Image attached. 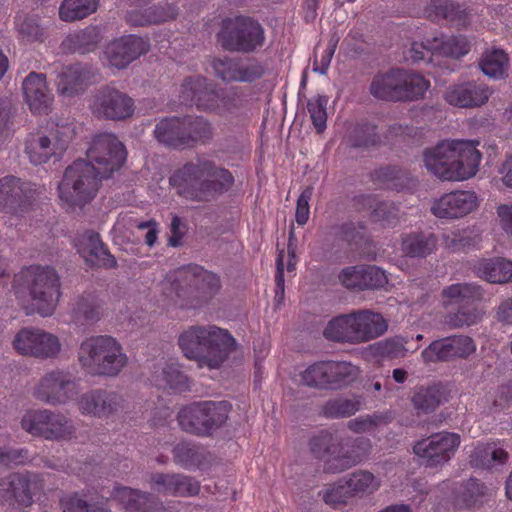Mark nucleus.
I'll return each mask as SVG.
<instances>
[{
  "instance_id": "412c9836",
  "label": "nucleus",
  "mask_w": 512,
  "mask_h": 512,
  "mask_svg": "<svg viewBox=\"0 0 512 512\" xmlns=\"http://www.w3.org/2000/svg\"><path fill=\"white\" fill-rule=\"evenodd\" d=\"M182 99L186 105H196L208 111H219L224 98L221 91L201 76L191 77L182 85Z\"/></svg>"
},
{
  "instance_id": "cd10ccee",
  "label": "nucleus",
  "mask_w": 512,
  "mask_h": 512,
  "mask_svg": "<svg viewBox=\"0 0 512 512\" xmlns=\"http://www.w3.org/2000/svg\"><path fill=\"white\" fill-rule=\"evenodd\" d=\"M476 275L490 283L512 280V262L503 258L482 259L474 265Z\"/></svg>"
},
{
  "instance_id": "a211bd4d",
  "label": "nucleus",
  "mask_w": 512,
  "mask_h": 512,
  "mask_svg": "<svg viewBox=\"0 0 512 512\" xmlns=\"http://www.w3.org/2000/svg\"><path fill=\"white\" fill-rule=\"evenodd\" d=\"M476 351L474 340L468 336L458 335L432 342L421 353L426 364L447 361L454 358H466Z\"/></svg>"
},
{
  "instance_id": "338daca9",
  "label": "nucleus",
  "mask_w": 512,
  "mask_h": 512,
  "mask_svg": "<svg viewBox=\"0 0 512 512\" xmlns=\"http://www.w3.org/2000/svg\"><path fill=\"white\" fill-rule=\"evenodd\" d=\"M177 474H155L151 477V488L163 495L175 496Z\"/></svg>"
},
{
  "instance_id": "20e7f679",
  "label": "nucleus",
  "mask_w": 512,
  "mask_h": 512,
  "mask_svg": "<svg viewBox=\"0 0 512 512\" xmlns=\"http://www.w3.org/2000/svg\"><path fill=\"white\" fill-rule=\"evenodd\" d=\"M17 298L43 317L53 314L60 298V280L50 266L32 265L14 277Z\"/></svg>"
},
{
  "instance_id": "a878e982",
  "label": "nucleus",
  "mask_w": 512,
  "mask_h": 512,
  "mask_svg": "<svg viewBox=\"0 0 512 512\" xmlns=\"http://www.w3.org/2000/svg\"><path fill=\"white\" fill-rule=\"evenodd\" d=\"M485 291L476 283H455L445 287L441 292L442 305L463 307L485 300Z\"/></svg>"
},
{
  "instance_id": "f3484780",
  "label": "nucleus",
  "mask_w": 512,
  "mask_h": 512,
  "mask_svg": "<svg viewBox=\"0 0 512 512\" xmlns=\"http://www.w3.org/2000/svg\"><path fill=\"white\" fill-rule=\"evenodd\" d=\"M42 192L41 186L24 182L14 176H5L0 179V210L24 209Z\"/></svg>"
},
{
  "instance_id": "c9c22d12",
  "label": "nucleus",
  "mask_w": 512,
  "mask_h": 512,
  "mask_svg": "<svg viewBox=\"0 0 512 512\" xmlns=\"http://www.w3.org/2000/svg\"><path fill=\"white\" fill-rule=\"evenodd\" d=\"M153 381L160 388H170L175 391H184L188 388V378L180 371L177 363H165L157 368Z\"/></svg>"
},
{
  "instance_id": "0e129e2a",
  "label": "nucleus",
  "mask_w": 512,
  "mask_h": 512,
  "mask_svg": "<svg viewBox=\"0 0 512 512\" xmlns=\"http://www.w3.org/2000/svg\"><path fill=\"white\" fill-rule=\"evenodd\" d=\"M239 68L238 82H253L266 73L265 66L256 60L240 59Z\"/></svg>"
},
{
  "instance_id": "6e6552de",
  "label": "nucleus",
  "mask_w": 512,
  "mask_h": 512,
  "mask_svg": "<svg viewBox=\"0 0 512 512\" xmlns=\"http://www.w3.org/2000/svg\"><path fill=\"white\" fill-rule=\"evenodd\" d=\"M103 178L86 160H77L64 173L58 186L59 198L68 206L85 204L94 198Z\"/></svg>"
},
{
  "instance_id": "c03bdc74",
  "label": "nucleus",
  "mask_w": 512,
  "mask_h": 512,
  "mask_svg": "<svg viewBox=\"0 0 512 512\" xmlns=\"http://www.w3.org/2000/svg\"><path fill=\"white\" fill-rule=\"evenodd\" d=\"M99 39L98 29L90 26L69 34L63 41V46L68 50L86 53L98 43Z\"/></svg>"
},
{
  "instance_id": "c85d7f7f",
  "label": "nucleus",
  "mask_w": 512,
  "mask_h": 512,
  "mask_svg": "<svg viewBox=\"0 0 512 512\" xmlns=\"http://www.w3.org/2000/svg\"><path fill=\"white\" fill-rule=\"evenodd\" d=\"M88 81V73L80 65L65 67L58 75L57 91L63 97H72L82 92Z\"/></svg>"
},
{
  "instance_id": "f704fd0d",
  "label": "nucleus",
  "mask_w": 512,
  "mask_h": 512,
  "mask_svg": "<svg viewBox=\"0 0 512 512\" xmlns=\"http://www.w3.org/2000/svg\"><path fill=\"white\" fill-rule=\"evenodd\" d=\"M436 248L437 237L432 233H411L402 238L401 249L410 257H426Z\"/></svg>"
},
{
  "instance_id": "4d7b16f0",
  "label": "nucleus",
  "mask_w": 512,
  "mask_h": 512,
  "mask_svg": "<svg viewBox=\"0 0 512 512\" xmlns=\"http://www.w3.org/2000/svg\"><path fill=\"white\" fill-rule=\"evenodd\" d=\"M174 458L177 463L187 469L198 467L201 463V453L199 449L189 443H179L174 449Z\"/></svg>"
},
{
  "instance_id": "f257e3e1",
  "label": "nucleus",
  "mask_w": 512,
  "mask_h": 512,
  "mask_svg": "<svg viewBox=\"0 0 512 512\" xmlns=\"http://www.w3.org/2000/svg\"><path fill=\"white\" fill-rule=\"evenodd\" d=\"M169 181L181 197L204 202L227 192L234 184V176L213 160L199 157L177 169Z\"/></svg>"
},
{
  "instance_id": "5701e85b",
  "label": "nucleus",
  "mask_w": 512,
  "mask_h": 512,
  "mask_svg": "<svg viewBox=\"0 0 512 512\" xmlns=\"http://www.w3.org/2000/svg\"><path fill=\"white\" fill-rule=\"evenodd\" d=\"M491 94L492 90L487 85L472 81L449 86L444 99L455 107L476 108L484 105Z\"/></svg>"
},
{
  "instance_id": "5fc2aeb1",
  "label": "nucleus",
  "mask_w": 512,
  "mask_h": 512,
  "mask_svg": "<svg viewBox=\"0 0 512 512\" xmlns=\"http://www.w3.org/2000/svg\"><path fill=\"white\" fill-rule=\"evenodd\" d=\"M177 15L178 8L173 4L155 6L146 9L142 14V19L136 23L138 25L159 24L174 20Z\"/></svg>"
},
{
  "instance_id": "1a4fd4ad",
  "label": "nucleus",
  "mask_w": 512,
  "mask_h": 512,
  "mask_svg": "<svg viewBox=\"0 0 512 512\" xmlns=\"http://www.w3.org/2000/svg\"><path fill=\"white\" fill-rule=\"evenodd\" d=\"M77 379L66 369L52 368L45 371L31 388V395L37 401L50 405H66L79 396Z\"/></svg>"
},
{
  "instance_id": "6e6d98bb",
  "label": "nucleus",
  "mask_w": 512,
  "mask_h": 512,
  "mask_svg": "<svg viewBox=\"0 0 512 512\" xmlns=\"http://www.w3.org/2000/svg\"><path fill=\"white\" fill-rule=\"evenodd\" d=\"M328 98L323 95H317L308 100L307 109L314 127L318 133L326 128Z\"/></svg>"
},
{
  "instance_id": "bf43d9fd",
  "label": "nucleus",
  "mask_w": 512,
  "mask_h": 512,
  "mask_svg": "<svg viewBox=\"0 0 512 512\" xmlns=\"http://www.w3.org/2000/svg\"><path fill=\"white\" fill-rule=\"evenodd\" d=\"M483 312L478 308L459 309L447 317L446 323L453 328L472 326L481 321Z\"/></svg>"
},
{
  "instance_id": "79ce46f5",
  "label": "nucleus",
  "mask_w": 512,
  "mask_h": 512,
  "mask_svg": "<svg viewBox=\"0 0 512 512\" xmlns=\"http://www.w3.org/2000/svg\"><path fill=\"white\" fill-rule=\"evenodd\" d=\"M98 5L99 0H64L59 8V16L66 22L80 20L94 13Z\"/></svg>"
},
{
  "instance_id": "69168bd1",
  "label": "nucleus",
  "mask_w": 512,
  "mask_h": 512,
  "mask_svg": "<svg viewBox=\"0 0 512 512\" xmlns=\"http://www.w3.org/2000/svg\"><path fill=\"white\" fill-rule=\"evenodd\" d=\"M30 461L29 451L24 448L12 449L0 447V466L24 465Z\"/></svg>"
},
{
  "instance_id": "7c9ffc66",
  "label": "nucleus",
  "mask_w": 512,
  "mask_h": 512,
  "mask_svg": "<svg viewBox=\"0 0 512 512\" xmlns=\"http://www.w3.org/2000/svg\"><path fill=\"white\" fill-rule=\"evenodd\" d=\"M508 460V453L499 443L478 445L473 451L470 463L480 469H492L503 465Z\"/></svg>"
},
{
  "instance_id": "052dcab7",
  "label": "nucleus",
  "mask_w": 512,
  "mask_h": 512,
  "mask_svg": "<svg viewBox=\"0 0 512 512\" xmlns=\"http://www.w3.org/2000/svg\"><path fill=\"white\" fill-rule=\"evenodd\" d=\"M433 35L425 38L421 42H413L410 49L407 51L405 56L406 60L412 62L418 61H431V56L436 55L434 48L432 47Z\"/></svg>"
},
{
  "instance_id": "2eb2a0df",
  "label": "nucleus",
  "mask_w": 512,
  "mask_h": 512,
  "mask_svg": "<svg viewBox=\"0 0 512 512\" xmlns=\"http://www.w3.org/2000/svg\"><path fill=\"white\" fill-rule=\"evenodd\" d=\"M461 443L460 435L452 432H439L418 441L414 453L423 459L428 467L447 463L456 453Z\"/></svg>"
},
{
  "instance_id": "de8ad7c7",
  "label": "nucleus",
  "mask_w": 512,
  "mask_h": 512,
  "mask_svg": "<svg viewBox=\"0 0 512 512\" xmlns=\"http://www.w3.org/2000/svg\"><path fill=\"white\" fill-rule=\"evenodd\" d=\"M303 384L313 388H330L328 362L320 361L311 364L300 374Z\"/></svg>"
},
{
  "instance_id": "72a5a7b5",
  "label": "nucleus",
  "mask_w": 512,
  "mask_h": 512,
  "mask_svg": "<svg viewBox=\"0 0 512 512\" xmlns=\"http://www.w3.org/2000/svg\"><path fill=\"white\" fill-rule=\"evenodd\" d=\"M430 88V81L422 75L401 69L400 102L423 99Z\"/></svg>"
},
{
  "instance_id": "13d9d810",
  "label": "nucleus",
  "mask_w": 512,
  "mask_h": 512,
  "mask_svg": "<svg viewBox=\"0 0 512 512\" xmlns=\"http://www.w3.org/2000/svg\"><path fill=\"white\" fill-rule=\"evenodd\" d=\"M389 422L383 414H373L354 418L348 422V428L355 433L374 432L376 428Z\"/></svg>"
},
{
  "instance_id": "603ef678",
  "label": "nucleus",
  "mask_w": 512,
  "mask_h": 512,
  "mask_svg": "<svg viewBox=\"0 0 512 512\" xmlns=\"http://www.w3.org/2000/svg\"><path fill=\"white\" fill-rule=\"evenodd\" d=\"M440 402L441 392L437 386L420 387L412 397L414 407L424 412L434 410Z\"/></svg>"
},
{
  "instance_id": "6ab92c4d",
  "label": "nucleus",
  "mask_w": 512,
  "mask_h": 512,
  "mask_svg": "<svg viewBox=\"0 0 512 512\" xmlns=\"http://www.w3.org/2000/svg\"><path fill=\"white\" fill-rule=\"evenodd\" d=\"M224 45L232 50L249 52L262 46L264 41V30L261 25L246 17L235 19L231 31L223 34Z\"/></svg>"
},
{
  "instance_id": "37998d69",
  "label": "nucleus",
  "mask_w": 512,
  "mask_h": 512,
  "mask_svg": "<svg viewBox=\"0 0 512 512\" xmlns=\"http://www.w3.org/2000/svg\"><path fill=\"white\" fill-rule=\"evenodd\" d=\"M330 388H338L354 382L360 375L356 365L346 361H327Z\"/></svg>"
},
{
  "instance_id": "bb28decb",
  "label": "nucleus",
  "mask_w": 512,
  "mask_h": 512,
  "mask_svg": "<svg viewBox=\"0 0 512 512\" xmlns=\"http://www.w3.org/2000/svg\"><path fill=\"white\" fill-rule=\"evenodd\" d=\"M401 69L377 74L371 81L370 93L379 100L400 102Z\"/></svg>"
},
{
  "instance_id": "393cba45",
  "label": "nucleus",
  "mask_w": 512,
  "mask_h": 512,
  "mask_svg": "<svg viewBox=\"0 0 512 512\" xmlns=\"http://www.w3.org/2000/svg\"><path fill=\"white\" fill-rule=\"evenodd\" d=\"M75 247L84 260L92 266L114 267L115 258L105 249L100 236L94 231H87L75 239Z\"/></svg>"
},
{
  "instance_id": "9d476101",
  "label": "nucleus",
  "mask_w": 512,
  "mask_h": 512,
  "mask_svg": "<svg viewBox=\"0 0 512 512\" xmlns=\"http://www.w3.org/2000/svg\"><path fill=\"white\" fill-rule=\"evenodd\" d=\"M20 424L21 428L28 434L45 440H70L76 432L71 419L63 413L47 408L26 411Z\"/></svg>"
},
{
  "instance_id": "4468645a",
  "label": "nucleus",
  "mask_w": 512,
  "mask_h": 512,
  "mask_svg": "<svg viewBox=\"0 0 512 512\" xmlns=\"http://www.w3.org/2000/svg\"><path fill=\"white\" fill-rule=\"evenodd\" d=\"M69 137L65 128L56 127L47 133L31 135L25 142V153L35 165L59 159L67 148Z\"/></svg>"
},
{
  "instance_id": "0eeeda50",
  "label": "nucleus",
  "mask_w": 512,
  "mask_h": 512,
  "mask_svg": "<svg viewBox=\"0 0 512 512\" xmlns=\"http://www.w3.org/2000/svg\"><path fill=\"white\" fill-rule=\"evenodd\" d=\"M388 325L383 316L371 310H358L331 319L324 329L328 340L360 344L382 336Z\"/></svg>"
},
{
  "instance_id": "f8f14e48",
  "label": "nucleus",
  "mask_w": 512,
  "mask_h": 512,
  "mask_svg": "<svg viewBox=\"0 0 512 512\" xmlns=\"http://www.w3.org/2000/svg\"><path fill=\"white\" fill-rule=\"evenodd\" d=\"M43 488L44 480L37 473H11L0 479V501L8 506L29 507Z\"/></svg>"
},
{
  "instance_id": "864d4df0",
  "label": "nucleus",
  "mask_w": 512,
  "mask_h": 512,
  "mask_svg": "<svg viewBox=\"0 0 512 512\" xmlns=\"http://www.w3.org/2000/svg\"><path fill=\"white\" fill-rule=\"evenodd\" d=\"M15 26L20 37L26 42L40 41L43 38L44 30L33 16L18 15Z\"/></svg>"
},
{
  "instance_id": "a19ab883",
  "label": "nucleus",
  "mask_w": 512,
  "mask_h": 512,
  "mask_svg": "<svg viewBox=\"0 0 512 512\" xmlns=\"http://www.w3.org/2000/svg\"><path fill=\"white\" fill-rule=\"evenodd\" d=\"M183 130L185 131L186 147L193 146L197 142H205L212 136L210 123L202 117H184Z\"/></svg>"
},
{
  "instance_id": "680f3d73",
  "label": "nucleus",
  "mask_w": 512,
  "mask_h": 512,
  "mask_svg": "<svg viewBox=\"0 0 512 512\" xmlns=\"http://www.w3.org/2000/svg\"><path fill=\"white\" fill-rule=\"evenodd\" d=\"M349 490L347 479L340 480L324 492V501L330 505L346 503L353 497Z\"/></svg>"
},
{
  "instance_id": "f03ea898",
  "label": "nucleus",
  "mask_w": 512,
  "mask_h": 512,
  "mask_svg": "<svg viewBox=\"0 0 512 512\" xmlns=\"http://www.w3.org/2000/svg\"><path fill=\"white\" fill-rule=\"evenodd\" d=\"M422 162L431 175L442 181H463L477 173L481 153L474 142L444 140L425 148Z\"/></svg>"
},
{
  "instance_id": "9b49d317",
  "label": "nucleus",
  "mask_w": 512,
  "mask_h": 512,
  "mask_svg": "<svg viewBox=\"0 0 512 512\" xmlns=\"http://www.w3.org/2000/svg\"><path fill=\"white\" fill-rule=\"evenodd\" d=\"M124 144L113 133H99L87 150V162L95 167L101 177H110L126 160Z\"/></svg>"
},
{
  "instance_id": "ddd939ff",
  "label": "nucleus",
  "mask_w": 512,
  "mask_h": 512,
  "mask_svg": "<svg viewBox=\"0 0 512 512\" xmlns=\"http://www.w3.org/2000/svg\"><path fill=\"white\" fill-rule=\"evenodd\" d=\"M91 113L106 120H124L132 116L134 101L126 93L106 86L97 90L88 101Z\"/></svg>"
},
{
  "instance_id": "2f4dec72",
  "label": "nucleus",
  "mask_w": 512,
  "mask_h": 512,
  "mask_svg": "<svg viewBox=\"0 0 512 512\" xmlns=\"http://www.w3.org/2000/svg\"><path fill=\"white\" fill-rule=\"evenodd\" d=\"M156 139L174 148H185V131L183 118L172 117L161 120L155 127Z\"/></svg>"
},
{
  "instance_id": "e2e57ef3",
  "label": "nucleus",
  "mask_w": 512,
  "mask_h": 512,
  "mask_svg": "<svg viewBox=\"0 0 512 512\" xmlns=\"http://www.w3.org/2000/svg\"><path fill=\"white\" fill-rule=\"evenodd\" d=\"M61 507L63 512H110L104 507L88 505L78 494L63 497Z\"/></svg>"
},
{
  "instance_id": "8fccbe9b",
  "label": "nucleus",
  "mask_w": 512,
  "mask_h": 512,
  "mask_svg": "<svg viewBox=\"0 0 512 512\" xmlns=\"http://www.w3.org/2000/svg\"><path fill=\"white\" fill-rule=\"evenodd\" d=\"M240 59L229 57H217L212 60L211 67L215 76L223 82H238Z\"/></svg>"
},
{
  "instance_id": "ea45409f",
  "label": "nucleus",
  "mask_w": 512,
  "mask_h": 512,
  "mask_svg": "<svg viewBox=\"0 0 512 512\" xmlns=\"http://www.w3.org/2000/svg\"><path fill=\"white\" fill-rule=\"evenodd\" d=\"M63 353V343L58 335L41 328L32 358L55 360Z\"/></svg>"
},
{
  "instance_id": "a18cd8bd",
  "label": "nucleus",
  "mask_w": 512,
  "mask_h": 512,
  "mask_svg": "<svg viewBox=\"0 0 512 512\" xmlns=\"http://www.w3.org/2000/svg\"><path fill=\"white\" fill-rule=\"evenodd\" d=\"M426 16L432 21L446 19L451 22H460L464 10L459 5L446 0H432L425 9Z\"/></svg>"
},
{
  "instance_id": "09e8293b",
  "label": "nucleus",
  "mask_w": 512,
  "mask_h": 512,
  "mask_svg": "<svg viewBox=\"0 0 512 512\" xmlns=\"http://www.w3.org/2000/svg\"><path fill=\"white\" fill-rule=\"evenodd\" d=\"M41 328L24 327L13 337L12 347L22 356L32 357Z\"/></svg>"
},
{
  "instance_id": "49530a36",
  "label": "nucleus",
  "mask_w": 512,
  "mask_h": 512,
  "mask_svg": "<svg viewBox=\"0 0 512 512\" xmlns=\"http://www.w3.org/2000/svg\"><path fill=\"white\" fill-rule=\"evenodd\" d=\"M204 420L207 426V434H211L214 430L222 427L229 416L231 405L227 401H204Z\"/></svg>"
},
{
  "instance_id": "c756f323",
  "label": "nucleus",
  "mask_w": 512,
  "mask_h": 512,
  "mask_svg": "<svg viewBox=\"0 0 512 512\" xmlns=\"http://www.w3.org/2000/svg\"><path fill=\"white\" fill-rule=\"evenodd\" d=\"M104 313L103 303L94 295L78 297L71 308V316L76 324L84 325L101 319Z\"/></svg>"
},
{
  "instance_id": "aec40b11",
  "label": "nucleus",
  "mask_w": 512,
  "mask_h": 512,
  "mask_svg": "<svg viewBox=\"0 0 512 512\" xmlns=\"http://www.w3.org/2000/svg\"><path fill=\"white\" fill-rule=\"evenodd\" d=\"M79 412L84 416L108 418L123 407V398L114 391L94 389L77 397Z\"/></svg>"
},
{
  "instance_id": "58836bf2",
  "label": "nucleus",
  "mask_w": 512,
  "mask_h": 512,
  "mask_svg": "<svg viewBox=\"0 0 512 512\" xmlns=\"http://www.w3.org/2000/svg\"><path fill=\"white\" fill-rule=\"evenodd\" d=\"M508 56L501 49H489L482 55L479 62L481 71L493 79H502L507 74Z\"/></svg>"
},
{
  "instance_id": "423d86ee",
  "label": "nucleus",
  "mask_w": 512,
  "mask_h": 512,
  "mask_svg": "<svg viewBox=\"0 0 512 512\" xmlns=\"http://www.w3.org/2000/svg\"><path fill=\"white\" fill-rule=\"evenodd\" d=\"M78 361L92 375L115 377L126 367L128 357L116 338L97 335L81 342Z\"/></svg>"
},
{
  "instance_id": "774afa93",
  "label": "nucleus",
  "mask_w": 512,
  "mask_h": 512,
  "mask_svg": "<svg viewBox=\"0 0 512 512\" xmlns=\"http://www.w3.org/2000/svg\"><path fill=\"white\" fill-rule=\"evenodd\" d=\"M365 267H348L344 269L339 278L341 283L347 288L364 289Z\"/></svg>"
},
{
  "instance_id": "4be33fe9",
  "label": "nucleus",
  "mask_w": 512,
  "mask_h": 512,
  "mask_svg": "<svg viewBox=\"0 0 512 512\" xmlns=\"http://www.w3.org/2000/svg\"><path fill=\"white\" fill-rule=\"evenodd\" d=\"M149 48L148 43L141 37L129 35L117 39L105 49L107 63L117 69H123Z\"/></svg>"
},
{
  "instance_id": "7ed1b4c3",
  "label": "nucleus",
  "mask_w": 512,
  "mask_h": 512,
  "mask_svg": "<svg viewBox=\"0 0 512 512\" xmlns=\"http://www.w3.org/2000/svg\"><path fill=\"white\" fill-rule=\"evenodd\" d=\"M178 343L185 357L208 369L221 367L236 345L227 330L215 325L190 326L179 335Z\"/></svg>"
},
{
  "instance_id": "b1692460",
  "label": "nucleus",
  "mask_w": 512,
  "mask_h": 512,
  "mask_svg": "<svg viewBox=\"0 0 512 512\" xmlns=\"http://www.w3.org/2000/svg\"><path fill=\"white\" fill-rule=\"evenodd\" d=\"M25 101L33 114H48L52 109L53 94L43 74L32 72L22 84Z\"/></svg>"
},
{
  "instance_id": "4c0bfd02",
  "label": "nucleus",
  "mask_w": 512,
  "mask_h": 512,
  "mask_svg": "<svg viewBox=\"0 0 512 512\" xmlns=\"http://www.w3.org/2000/svg\"><path fill=\"white\" fill-rule=\"evenodd\" d=\"M204 401L193 403L182 408L178 413V422L181 428L187 432L198 435H208L207 426L204 420Z\"/></svg>"
},
{
  "instance_id": "473e14b6",
  "label": "nucleus",
  "mask_w": 512,
  "mask_h": 512,
  "mask_svg": "<svg viewBox=\"0 0 512 512\" xmlns=\"http://www.w3.org/2000/svg\"><path fill=\"white\" fill-rule=\"evenodd\" d=\"M353 497L364 498L377 492L382 484L381 477L368 470H357L346 476Z\"/></svg>"
},
{
  "instance_id": "3c124183",
  "label": "nucleus",
  "mask_w": 512,
  "mask_h": 512,
  "mask_svg": "<svg viewBox=\"0 0 512 512\" xmlns=\"http://www.w3.org/2000/svg\"><path fill=\"white\" fill-rule=\"evenodd\" d=\"M359 410V402L347 398H335L323 406V413L329 418H344L354 415Z\"/></svg>"
},
{
  "instance_id": "dca6fc26",
  "label": "nucleus",
  "mask_w": 512,
  "mask_h": 512,
  "mask_svg": "<svg viewBox=\"0 0 512 512\" xmlns=\"http://www.w3.org/2000/svg\"><path fill=\"white\" fill-rule=\"evenodd\" d=\"M480 202L481 199L473 190H454L435 199L431 212L439 219H460L476 211Z\"/></svg>"
},
{
  "instance_id": "39448f33",
  "label": "nucleus",
  "mask_w": 512,
  "mask_h": 512,
  "mask_svg": "<svg viewBox=\"0 0 512 512\" xmlns=\"http://www.w3.org/2000/svg\"><path fill=\"white\" fill-rule=\"evenodd\" d=\"M165 293L174 306L196 309L208 303L219 291L217 275L200 267H185L165 280Z\"/></svg>"
},
{
  "instance_id": "e433bc0d",
  "label": "nucleus",
  "mask_w": 512,
  "mask_h": 512,
  "mask_svg": "<svg viewBox=\"0 0 512 512\" xmlns=\"http://www.w3.org/2000/svg\"><path fill=\"white\" fill-rule=\"evenodd\" d=\"M432 47L434 48L436 55L459 58L469 52L470 42L462 35L446 36L439 34L433 35Z\"/></svg>"
}]
</instances>
